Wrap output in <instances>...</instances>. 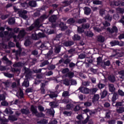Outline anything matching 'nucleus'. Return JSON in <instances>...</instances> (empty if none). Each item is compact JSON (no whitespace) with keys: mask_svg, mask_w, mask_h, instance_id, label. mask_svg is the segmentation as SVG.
Masks as SVG:
<instances>
[{"mask_svg":"<svg viewBox=\"0 0 124 124\" xmlns=\"http://www.w3.org/2000/svg\"><path fill=\"white\" fill-rule=\"evenodd\" d=\"M6 30L9 31H10L9 34L10 37H13L15 39V41L16 42L18 41V40H20L21 38H23L25 34V30L24 29H22L20 31L19 34L17 37L14 35V33L12 32V31H14V32L16 33L18 32L19 31V28H15L13 30L12 28L7 27Z\"/></svg>","mask_w":124,"mask_h":124,"instance_id":"obj_1","label":"nucleus"},{"mask_svg":"<svg viewBox=\"0 0 124 124\" xmlns=\"http://www.w3.org/2000/svg\"><path fill=\"white\" fill-rule=\"evenodd\" d=\"M48 17H49V16H47L46 14L42 16L39 19L36 20L34 24L31 26L29 28H27V31H31V30H33L35 27H38V26H39V23H41V22H43V20L47 19Z\"/></svg>","mask_w":124,"mask_h":124,"instance_id":"obj_2","label":"nucleus"},{"mask_svg":"<svg viewBox=\"0 0 124 124\" xmlns=\"http://www.w3.org/2000/svg\"><path fill=\"white\" fill-rule=\"evenodd\" d=\"M31 112H32V113L34 114L36 117H44V114H43L42 112H41L40 113H38V112L37 111V108H36V106H31Z\"/></svg>","mask_w":124,"mask_h":124,"instance_id":"obj_3","label":"nucleus"},{"mask_svg":"<svg viewBox=\"0 0 124 124\" xmlns=\"http://www.w3.org/2000/svg\"><path fill=\"white\" fill-rule=\"evenodd\" d=\"M15 11L16 12H18V14L20 17H22L23 18V19H27L28 18V16H27L25 15V14H27V12L26 10L23 11H20V9H17L16 8V7H14Z\"/></svg>","mask_w":124,"mask_h":124,"instance_id":"obj_4","label":"nucleus"},{"mask_svg":"<svg viewBox=\"0 0 124 124\" xmlns=\"http://www.w3.org/2000/svg\"><path fill=\"white\" fill-rule=\"evenodd\" d=\"M84 112L85 113V114H87V116L88 115V113L89 114L90 116H93V115H95L96 114V110H90V109L87 108L84 109Z\"/></svg>","mask_w":124,"mask_h":124,"instance_id":"obj_5","label":"nucleus"},{"mask_svg":"<svg viewBox=\"0 0 124 124\" xmlns=\"http://www.w3.org/2000/svg\"><path fill=\"white\" fill-rule=\"evenodd\" d=\"M90 28V24H83L82 26V28L81 27H78V32H83L84 31V29H89Z\"/></svg>","mask_w":124,"mask_h":124,"instance_id":"obj_6","label":"nucleus"},{"mask_svg":"<svg viewBox=\"0 0 124 124\" xmlns=\"http://www.w3.org/2000/svg\"><path fill=\"white\" fill-rule=\"evenodd\" d=\"M39 37H44L43 36V34L42 33H39L37 35L36 33H34L32 34V38L34 40H37Z\"/></svg>","mask_w":124,"mask_h":124,"instance_id":"obj_7","label":"nucleus"},{"mask_svg":"<svg viewBox=\"0 0 124 124\" xmlns=\"http://www.w3.org/2000/svg\"><path fill=\"white\" fill-rule=\"evenodd\" d=\"M80 93H90V89L85 88V87H80L79 89Z\"/></svg>","mask_w":124,"mask_h":124,"instance_id":"obj_8","label":"nucleus"},{"mask_svg":"<svg viewBox=\"0 0 124 124\" xmlns=\"http://www.w3.org/2000/svg\"><path fill=\"white\" fill-rule=\"evenodd\" d=\"M89 119H90V117H89V116H87V117L86 118V119L83 121H78L76 122V124H86L88 123V122L89 121Z\"/></svg>","mask_w":124,"mask_h":124,"instance_id":"obj_9","label":"nucleus"},{"mask_svg":"<svg viewBox=\"0 0 124 124\" xmlns=\"http://www.w3.org/2000/svg\"><path fill=\"white\" fill-rule=\"evenodd\" d=\"M99 98H100V96L98 94H96L94 95L92 99V101L93 103H96V102H97V101H98V100L99 99Z\"/></svg>","mask_w":124,"mask_h":124,"instance_id":"obj_10","label":"nucleus"},{"mask_svg":"<svg viewBox=\"0 0 124 124\" xmlns=\"http://www.w3.org/2000/svg\"><path fill=\"white\" fill-rule=\"evenodd\" d=\"M25 73L26 74V78L27 79H29V78H30V76L31 75V70L29 69H25Z\"/></svg>","mask_w":124,"mask_h":124,"instance_id":"obj_11","label":"nucleus"},{"mask_svg":"<svg viewBox=\"0 0 124 124\" xmlns=\"http://www.w3.org/2000/svg\"><path fill=\"white\" fill-rule=\"evenodd\" d=\"M108 88L111 93H114L115 92V90L116 89L115 88V86H114V85L113 84H108Z\"/></svg>","mask_w":124,"mask_h":124,"instance_id":"obj_12","label":"nucleus"},{"mask_svg":"<svg viewBox=\"0 0 124 124\" xmlns=\"http://www.w3.org/2000/svg\"><path fill=\"white\" fill-rule=\"evenodd\" d=\"M84 13L86 14V15H89V14H91V9L85 7L84 8Z\"/></svg>","mask_w":124,"mask_h":124,"instance_id":"obj_13","label":"nucleus"},{"mask_svg":"<svg viewBox=\"0 0 124 124\" xmlns=\"http://www.w3.org/2000/svg\"><path fill=\"white\" fill-rule=\"evenodd\" d=\"M56 20H57V16H52L49 18V21L51 22V23H53V22H55Z\"/></svg>","mask_w":124,"mask_h":124,"instance_id":"obj_14","label":"nucleus"},{"mask_svg":"<svg viewBox=\"0 0 124 124\" xmlns=\"http://www.w3.org/2000/svg\"><path fill=\"white\" fill-rule=\"evenodd\" d=\"M107 31H109V32H117V31H118V28H117V27L114 26L112 28V31H111V29H110V28H107Z\"/></svg>","mask_w":124,"mask_h":124,"instance_id":"obj_15","label":"nucleus"},{"mask_svg":"<svg viewBox=\"0 0 124 124\" xmlns=\"http://www.w3.org/2000/svg\"><path fill=\"white\" fill-rule=\"evenodd\" d=\"M61 47H62V46H61V45L56 46H55V53H56L57 54L60 53V52H61Z\"/></svg>","mask_w":124,"mask_h":124,"instance_id":"obj_16","label":"nucleus"},{"mask_svg":"<svg viewBox=\"0 0 124 124\" xmlns=\"http://www.w3.org/2000/svg\"><path fill=\"white\" fill-rule=\"evenodd\" d=\"M60 27L61 28L62 31H64V30H66V29H67V27L66 26L65 24L62 22L60 23Z\"/></svg>","mask_w":124,"mask_h":124,"instance_id":"obj_17","label":"nucleus"},{"mask_svg":"<svg viewBox=\"0 0 124 124\" xmlns=\"http://www.w3.org/2000/svg\"><path fill=\"white\" fill-rule=\"evenodd\" d=\"M29 5L31 6V7H35L36 6V2L34 1H30Z\"/></svg>","mask_w":124,"mask_h":124,"instance_id":"obj_18","label":"nucleus"},{"mask_svg":"<svg viewBox=\"0 0 124 124\" xmlns=\"http://www.w3.org/2000/svg\"><path fill=\"white\" fill-rule=\"evenodd\" d=\"M117 113H119L120 114H122V113H124V108L123 107L118 108H117Z\"/></svg>","mask_w":124,"mask_h":124,"instance_id":"obj_19","label":"nucleus"},{"mask_svg":"<svg viewBox=\"0 0 124 124\" xmlns=\"http://www.w3.org/2000/svg\"><path fill=\"white\" fill-rule=\"evenodd\" d=\"M107 13H108V12L104 9H101L100 10V15L101 16H105V15L107 14Z\"/></svg>","mask_w":124,"mask_h":124,"instance_id":"obj_20","label":"nucleus"},{"mask_svg":"<svg viewBox=\"0 0 124 124\" xmlns=\"http://www.w3.org/2000/svg\"><path fill=\"white\" fill-rule=\"evenodd\" d=\"M73 42L71 41L65 42L63 43L64 46H66V47H68V46H71L72 45H73Z\"/></svg>","mask_w":124,"mask_h":124,"instance_id":"obj_21","label":"nucleus"},{"mask_svg":"<svg viewBox=\"0 0 124 124\" xmlns=\"http://www.w3.org/2000/svg\"><path fill=\"white\" fill-rule=\"evenodd\" d=\"M106 95H107V92L104 90L101 93V98H104L106 97Z\"/></svg>","mask_w":124,"mask_h":124,"instance_id":"obj_22","label":"nucleus"},{"mask_svg":"<svg viewBox=\"0 0 124 124\" xmlns=\"http://www.w3.org/2000/svg\"><path fill=\"white\" fill-rule=\"evenodd\" d=\"M73 39L74 41L80 40V39H81V37H80V36H79L77 34H75L74 35V36L73 37Z\"/></svg>","mask_w":124,"mask_h":124,"instance_id":"obj_23","label":"nucleus"},{"mask_svg":"<svg viewBox=\"0 0 124 124\" xmlns=\"http://www.w3.org/2000/svg\"><path fill=\"white\" fill-rule=\"evenodd\" d=\"M4 113L6 114H13V111H12V110H11V108H6L5 111Z\"/></svg>","mask_w":124,"mask_h":124,"instance_id":"obj_24","label":"nucleus"},{"mask_svg":"<svg viewBox=\"0 0 124 124\" xmlns=\"http://www.w3.org/2000/svg\"><path fill=\"white\" fill-rule=\"evenodd\" d=\"M118 96V95L117 94V93H114L113 94L112 98V101L113 102L116 101L117 100V97Z\"/></svg>","mask_w":124,"mask_h":124,"instance_id":"obj_25","label":"nucleus"},{"mask_svg":"<svg viewBox=\"0 0 124 124\" xmlns=\"http://www.w3.org/2000/svg\"><path fill=\"white\" fill-rule=\"evenodd\" d=\"M17 95H18L20 97H23L24 96V93H23V91L20 89L19 92L17 93Z\"/></svg>","mask_w":124,"mask_h":124,"instance_id":"obj_26","label":"nucleus"},{"mask_svg":"<svg viewBox=\"0 0 124 124\" xmlns=\"http://www.w3.org/2000/svg\"><path fill=\"white\" fill-rule=\"evenodd\" d=\"M23 86H25V87H29L30 85V83H29V81L28 79H25L24 82L23 83Z\"/></svg>","mask_w":124,"mask_h":124,"instance_id":"obj_27","label":"nucleus"},{"mask_svg":"<svg viewBox=\"0 0 124 124\" xmlns=\"http://www.w3.org/2000/svg\"><path fill=\"white\" fill-rule=\"evenodd\" d=\"M110 45L111 46H115V45H119V41H113L110 42Z\"/></svg>","mask_w":124,"mask_h":124,"instance_id":"obj_28","label":"nucleus"},{"mask_svg":"<svg viewBox=\"0 0 124 124\" xmlns=\"http://www.w3.org/2000/svg\"><path fill=\"white\" fill-rule=\"evenodd\" d=\"M75 22V20L73 18H70L68 20H67V24H70V25H72V24H74Z\"/></svg>","mask_w":124,"mask_h":124,"instance_id":"obj_29","label":"nucleus"},{"mask_svg":"<svg viewBox=\"0 0 124 124\" xmlns=\"http://www.w3.org/2000/svg\"><path fill=\"white\" fill-rule=\"evenodd\" d=\"M74 76V73L73 72H69L66 75V77H69V78H72Z\"/></svg>","mask_w":124,"mask_h":124,"instance_id":"obj_30","label":"nucleus"},{"mask_svg":"<svg viewBox=\"0 0 124 124\" xmlns=\"http://www.w3.org/2000/svg\"><path fill=\"white\" fill-rule=\"evenodd\" d=\"M93 29L94 31H96L97 32H99V31H101V29H99V28H98V26L93 27Z\"/></svg>","mask_w":124,"mask_h":124,"instance_id":"obj_31","label":"nucleus"},{"mask_svg":"<svg viewBox=\"0 0 124 124\" xmlns=\"http://www.w3.org/2000/svg\"><path fill=\"white\" fill-rule=\"evenodd\" d=\"M15 23V19L14 18H10L8 21V23L10 25H12Z\"/></svg>","mask_w":124,"mask_h":124,"instance_id":"obj_32","label":"nucleus"},{"mask_svg":"<svg viewBox=\"0 0 124 124\" xmlns=\"http://www.w3.org/2000/svg\"><path fill=\"white\" fill-rule=\"evenodd\" d=\"M52 54H53V51H49L47 55H46V59H51V55Z\"/></svg>","mask_w":124,"mask_h":124,"instance_id":"obj_33","label":"nucleus"},{"mask_svg":"<svg viewBox=\"0 0 124 124\" xmlns=\"http://www.w3.org/2000/svg\"><path fill=\"white\" fill-rule=\"evenodd\" d=\"M44 87H45V84L42 83L41 85V93H45V90H44Z\"/></svg>","mask_w":124,"mask_h":124,"instance_id":"obj_34","label":"nucleus"},{"mask_svg":"<svg viewBox=\"0 0 124 124\" xmlns=\"http://www.w3.org/2000/svg\"><path fill=\"white\" fill-rule=\"evenodd\" d=\"M97 88H93L91 90H90V92L91 93L93 94V93H95L96 92H97Z\"/></svg>","mask_w":124,"mask_h":124,"instance_id":"obj_35","label":"nucleus"},{"mask_svg":"<svg viewBox=\"0 0 124 124\" xmlns=\"http://www.w3.org/2000/svg\"><path fill=\"white\" fill-rule=\"evenodd\" d=\"M16 46L17 48H18V53L19 54H21V45L20 44V43L17 42L16 43Z\"/></svg>","mask_w":124,"mask_h":124,"instance_id":"obj_36","label":"nucleus"},{"mask_svg":"<svg viewBox=\"0 0 124 124\" xmlns=\"http://www.w3.org/2000/svg\"><path fill=\"white\" fill-rule=\"evenodd\" d=\"M104 18L105 20H108V21H111L112 20V16H110L109 15L105 16Z\"/></svg>","mask_w":124,"mask_h":124,"instance_id":"obj_37","label":"nucleus"},{"mask_svg":"<svg viewBox=\"0 0 124 124\" xmlns=\"http://www.w3.org/2000/svg\"><path fill=\"white\" fill-rule=\"evenodd\" d=\"M104 40H105L104 37L101 36L98 37V41H99L100 42H104Z\"/></svg>","mask_w":124,"mask_h":124,"instance_id":"obj_38","label":"nucleus"},{"mask_svg":"<svg viewBox=\"0 0 124 124\" xmlns=\"http://www.w3.org/2000/svg\"><path fill=\"white\" fill-rule=\"evenodd\" d=\"M85 34H86V35H87V36H90V37L93 36V32L88 31L85 32Z\"/></svg>","mask_w":124,"mask_h":124,"instance_id":"obj_39","label":"nucleus"},{"mask_svg":"<svg viewBox=\"0 0 124 124\" xmlns=\"http://www.w3.org/2000/svg\"><path fill=\"white\" fill-rule=\"evenodd\" d=\"M9 120L10 121H17V118L15 116H11L9 117Z\"/></svg>","mask_w":124,"mask_h":124,"instance_id":"obj_40","label":"nucleus"},{"mask_svg":"<svg viewBox=\"0 0 124 124\" xmlns=\"http://www.w3.org/2000/svg\"><path fill=\"white\" fill-rule=\"evenodd\" d=\"M62 103H71V101L68 99H64L62 101Z\"/></svg>","mask_w":124,"mask_h":124,"instance_id":"obj_41","label":"nucleus"},{"mask_svg":"<svg viewBox=\"0 0 124 124\" xmlns=\"http://www.w3.org/2000/svg\"><path fill=\"white\" fill-rule=\"evenodd\" d=\"M63 84H64V85H65L66 86H68L69 85V80H68L67 79H65L63 80Z\"/></svg>","mask_w":124,"mask_h":124,"instance_id":"obj_42","label":"nucleus"},{"mask_svg":"<svg viewBox=\"0 0 124 124\" xmlns=\"http://www.w3.org/2000/svg\"><path fill=\"white\" fill-rule=\"evenodd\" d=\"M49 96L50 98H54V97H57V96H58V94L52 93L49 95Z\"/></svg>","mask_w":124,"mask_h":124,"instance_id":"obj_43","label":"nucleus"},{"mask_svg":"<svg viewBox=\"0 0 124 124\" xmlns=\"http://www.w3.org/2000/svg\"><path fill=\"white\" fill-rule=\"evenodd\" d=\"M63 114L64 115H65V116H71V114H72V112L69 111H64L63 112Z\"/></svg>","mask_w":124,"mask_h":124,"instance_id":"obj_44","label":"nucleus"},{"mask_svg":"<svg viewBox=\"0 0 124 124\" xmlns=\"http://www.w3.org/2000/svg\"><path fill=\"white\" fill-rule=\"evenodd\" d=\"M108 79L109 81H111V82H115L116 81V79L115 78V77H109Z\"/></svg>","mask_w":124,"mask_h":124,"instance_id":"obj_45","label":"nucleus"},{"mask_svg":"<svg viewBox=\"0 0 124 124\" xmlns=\"http://www.w3.org/2000/svg\"><path fill=\"white\" fill-rule=\"evenodd\" d=\"M84 106H86V107H90V106H92V102H86L84 103Z\"/></svg>","mask_w":124,"mask_h":124,"instance_id":"obj_46","label":"nucleus"},{"mask_svg":"<svg viewBox=\"0 0 124 124\" xmlns=\"http://www.w3.org/2000/svg\"><path fill=\"white\" fill-rule=\"evenodd\" d=\"M62 96H69V93L67 91H65L62 93Z\"/></svg>","mask_w":124,"mask_h":124,"instance_id":"obj_47","label":"nucleus"},{"mask_svg":"<svg viewBox=\"0 0 124 124\" xmlns=\"http://www.w3.org/2000/svg\"><path fill=\"white\" fill-rule=\"evenodd\" d=\"M4 75L6 76V77H8V78H12V77H13V75L11 74L5 73Z\"/></svg>","mask_w":124,"mask_h":124,"instance_id":"obj_48","label":"nucleus"},{"mask_svg":"<svg viewBox=\"0 0 124 124\" xmlns=\"http://www.w3.org/2000/svg\"><path fill=\"white\" fill-rule=\"evenodd\" d=\"M87 22V21L86 20V19L83 18V19H80L79 20H78V23L79 24H81V23H85Z\"/></svg>","mask_w":124,"mask_h":124,"instance_id":"obj_49","label":"nucleus"},{"mask_svg":"<svg viewBox=\"0 0 124 124\" xmlns=\"http://www.w3.org/2000/svg\"><path fill=\"white\" fill-rule=\"evenodd\" d=\"M47 123H48V121L45 119L41 120L40 121V124H47Z\"/></svg>","mask_w":124,"mask_h":124,"instance_id":"obj_50","label":"nucleus"},{"mask_svg":"<svg viewBox=\"0 0 124 124\" xmlns=\"http://www.w3.org/2000/svg\"><path fill=\"white\" fill-rule=\"evenodd\" d=\"M111 111L110 110H108L106 112V117H107V118H110V115L111 114Z\"/></svg>","mask_w":124,"mask_h":124,"instance_id":"obj_51","label":"nucleus"},{"mask_svg":"<svg viewBox=\"0 0 124 124\" xmlns=\"http://www.w3.org/2000/svg\"><path fill=\"white\" fill-rule=\"evenodd\" d=\"M105 87V85L102 83H99L98 85V88H99V89H103V88H104Z\"/></svg>","mask_w":124,"mask_h":124,"instance_id":"obj_52","label":"nucleus"},{"mask_svg":"<svg viewBox=\"0 0 124 124\" xmlns=\"http://www.w3.org/2000/svg\"><path fill=\"white\" fill-rule=\"evenodd\" d=\"M21 112L23 113V114H29V109H23L21 110Z\"/></svg>","mask_w":124,"mask_h":124,"instance_id":"obj_53","label":"nucleus"},{"mask_svg":"<svg viewBox=\"0 0 124 124\" xmlns=\"http://www.w3.org/2000/svg\"><path fill=\"white\" fill-rule=\"evenodd\" d=\"M77 119L78 120H79V121H81V120H83V119H84V118L83 117L82 115L80 114L77 116Z\"/></svg>","mask_w":124,"mask_h":124,"instance_id":"obj_54","label":"nucleus"},{"mask_svg":"<svg viewBox=\"0 0 124 124\" xmlns=\"http://www.w3.org/2000/svg\"><path fill=\"white\" fill-rule=\"evenodd\" d=\"M118 94H119V95H121V96H124V92H123V91L119 90H118Z\"/></svg>","mask_w":124,"mask_h":124,"instance_id":"obj_55","label":"nucleus"},{"mask_svg":"<svg viewBox=\"0 0 124 124\" xmlns=\"http://www.w3.org/2000/svg\"><path fill=\"white\" fill-rule=\"evenodd\" d=\"M47 64H49V62L47 61H46L42 63V65H41V66L43 67Z\"/></svg>","mask_w":124,"mask_h":124,"instance_id":"obj_56","label":"nucleus"},{"mask_svg":"<svg viewBox=\"0 0 124 124\" xmlns=\"http://www.w3.org/2000/svg\"><path fill=\"white\" fill-rule=\"evenodd\" d=\"M50 106H51L52 108H55V107H57L56 106V103L55 102H51L49 103Z\"/></svg>","mask_w":124,"mask_h":124,"instance_id":"obj_57","label":"nucleus"},{"mask_svg":"<svg viewBox=\"0 0 124 124\" xmlns=\"http://www.w3.org/2000/svg\"><path fill=\"white\" fill-rule=\"evenodd\" d=\"M68 71H69V69H68V68H65V69H63V70H62V73L64 74L65 73H67V72H68Z\"/></svg>","mask_w":124,"mask_h":124,"instance_id":"obj_58","label":"nucleus"},{"mask_svg":"<svg viewBox=\"0 0 124 124\" xmlns=\"http://www.w3.org/2000/svg\"><path fill=\"white\" fill-rule=\"evenodd\" d=\"M93 4H101V1L99 0H94L93 1Z\"/></svg>","mask_w":124,"mask_h":124,"instance_id":"obj_59","label":"nucleus"},{"mask_svg":"<svg viewBox=\"0 0 124 124\" xmlns=\"http://www.w3.org/2000/svg\"><path fill=\"white\" fill-rule=\"evenodd\" d=\"M5 99V95L4 94L0 95V100H4Z\"/></svg>","mask_w":124,"mask_h":124,"instance_id":"obj_60","label":"nucleus"},{"mask_svg":"<svg viewBox=\"0 0 124 124\" xmlns=\"http://www.w3.org/2000/svg\"><path fill=\"white\" fill-rule=\"evenodd\" d=\"M22 7H28V5L27 4V2L22 3L21 4Z\"/></svg>","mask_w":124,"mask_h":124,"instance_id":"obj_61","label":"nucleus"},{"mask_svg":"<svg viewBox=\"0 0 124 124\" xmlns=\"http://www.w3.org/2000/svg\"><path fill=\"white\" fill-rule=\"evenodd\" d=\"M31 44V42L29 40H27L25 41L24 45L25 46H29Z\"/></svg>","mask_w":124,"mask_h":124,"instance_id":"obj_62","label":"nucleus"},{"mask_svg":"<svg viewBox=\"0 0 124 124\" xmlns=\"http://www.w3.org/2000/svg\"><path fill=\"white\" fill-rule=\"evenodd\" d=\"M104 106L106 108H108V107H110V104L109 103H108V102H106L104 104Z\"/></svg>","mask_w":124,"mask_h":124,"instance_id":"obj_63","label":"nucleus"},{"mask_svg":"<svg viewBox=\"0 0 124 124\" xmlns=\"http://www.w3.org/2000/svg\"><path fill=\"white\" fill-rule=\"evenodd\" d=\"M103 24L104 27H108V26H110V23H108L107 21L103 22Z\"/></svg>","mask_w":124,"mask_h":124,"instance_id":"obj_64","label":"nucleus"}]
</instances>
